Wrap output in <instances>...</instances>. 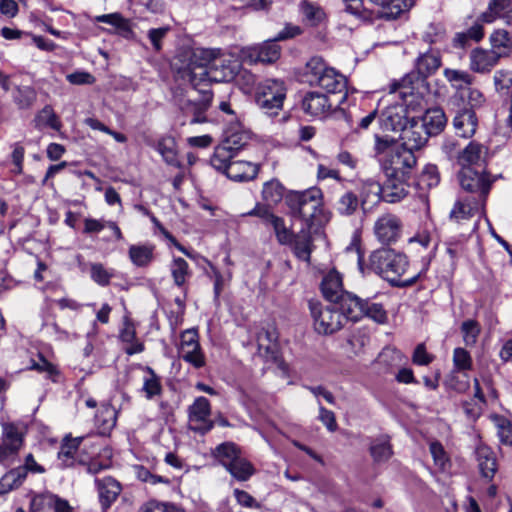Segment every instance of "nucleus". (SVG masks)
<instances>
[{"label":"nucleus","instance_id":"5","mask_svg":"<svg viewBox=\"0 0 512 512\" xmlns=\"http://www.w3.org/2000/svg\"><path fill=\"white\" fill-rule=\"evenodd\" d=\"M309 309L314 329L319 334H333L343 327L345 320H348L343 309H339V305L334 303L323 305L317 301H309Z\"/></svg>","mask_w":512,"mask_h":512},{"label":"nucleus","instance_id":"46","mask_svg":"<svg viewBox=\"0 0 512 512\" xmlns=\"http://www.w3.org/2000/svg\"><path fill=\"white\" fill-rule=\"evenodd\" d=\"M327 65L320 57L311 58L305 65L304 68V76L306 77V81L309 82L310 85H316L318 83L317 78H320L324 71L327 69Z\"/></svg>","mask_w":512,"mask_h":512},{"label":"nucleus","instance_id":"15","mask_svg":"<svg viewBox=\"0 0 512 512\" xmlns=\"http://www.w3.org/2000/svg\"><path fill=\"white\" fill-rule=\"evenodd\" d=\"M429 137L423 124L413 118L400 133V139L402 140L401 146L414 152V150L421 149L427 143Z\"/></svg>","mask_w":512,"mask_h":512},{"label":"nucleus","instance_id":"38","mask_svg":"<svg viewBox=\"0 0 512 512\" xmlns=\"http://www.w3.org/2000/svg\"><path fill=\"white\" fill-rule=\"evenodd\" d=\"M25 480L24 471L19 467L10 469L0 478V496L20 488Z\"/></svg>","mask_w":512,"mask_h":512},{"label":"nucleus","instance_id":"18","mask_svg":"<svg viewBox=\"0 0 512 512\" xmlns=\"http://www.w3.org/2000/svg\"><path fill=\"white\" fill-rule=\"evenodd\" d=\"M278 333L275 328H262L257 333L258 354L266 361L276 362L278 358Z\"/></svg>","mask_w":512,"mask_h":512},{"label":"nucleus","instance_id":"42","mask_svg":"<svg viewBox=\"0 0 512 512\" xmlns=\"http://www.w3.org/2000/svg\"><path fill=\"white\" fill-rule=\"evenodd\" d=\"M226 469L239 481L248 480L255 472L252 464L241 455L233 462H228Z\"/></svg>","mask_w":512,"mask_h":512},{"label":"nucleus","instance_id":"24","mask_svg":"<svg viewBox=\"0 0 512 512\" xmlns=\"http://www.w3.org/2000/svg\"><path fill=\"white\" fill-rule=\"evenodd\" d=\"M453 126L459 136L463 138L472 137L477 127V118L473 109L463 108L457 112L453 119Z\"/></svg>","mask_w":512,"mask_h":512},{"label":"nucleus","instance_id":"60","mask_svg":"<svg viewBox=\"0 0 512 512\" xmlns=\"http://www.w3.org/2000/svg\"><path fill=\"white\" fill-rule=\"evenodd\" d=\"M168 31V27L152 28L148 31V38L155 51L162 49V40L166 37Z\"/></svg>","mask_w":512,"mask_h":512},{"label":"nucleus","instance_id":"62","mask_svg":"<svg viewBox=\"0 0 512 512\" xmlns=\"http://www.w3.org/2000/svg\"><path fill=\"white\" fill-rule=\"evenodd\" d=\"M66 78L73 85L93 84L95 81L94 76L85 71H77L68 74Z\"/></svg>","mask_w":512,"mask_h":512},{"label":"nucleus","instance_id":"26","mask_svg":"<svg viewBox=\"0 0 512 512\" xmlns=\"http://www.w3.org/2000/svg\"><path fill=\"white\" fill-rule=\"evenodd\" d=\"M499 59L491 50L474 49L470 53V68L477 73L489 72Z\"/></svg>","mask_w":512,"mask_h":512},{"label":"nucleus","instance_id":"31","mask_svg":"<svg viewBox=\"0 0 512 512\" xmlns=\"http://www.w3.org/2000/svg\"><path fill=\"white\" fill-rule=\"evenodd\" d=\"M212 93L211 91L204 90L202 91V97L200 100L188 101L184 110L186 113H191L193 118L191 123H204L206 121L205 112L210 107L212 102Z\"/></svg>","mask_w":512,"mask_h":512},{"label":"nucleus","instance_id":"13","mask_svg":"<svg viewBox=\"0 0 512 512\" xmlns=\"http://www.w3.org/2000/svg\"><path fill=\"white\" fill-rule=\"evenodd\" d=\"M179 355L195 368H202L205 365V356L201 351L195 329H188L181 334Z\"/></svg>","mask_w":512,"mask_h":512},{"label":"nucleus","instance_id":"35","mask_svg":"<svg viewBox=\"0 0 512 512\" xmlns=\"http://www.w3.org/2000/svg\"><path fill=\"white\" fill-rule=\"evenodd\" d=\"M370 455L374 462L382 463L388 461L393 455L392 446L388 436H380L370 442Z\"/></svg>","mask_w":512,"mask_h":512},{"label":"nucleus","instance_id":"51","mask_svg":"<svg viewBox=\"0 0 512 512\" xmlns=\"http://www.w3.org/2000/svg\"><path fill=\"white\" fill-rule=\"evenodd\" d=\"M300 8L305 19L312 25L318 24L324 18L325 14L323 9L316 3L303 0L300 4Z\"/></svg>","mask_w":512,"mask_h":512},{"label":"nucleus","instance_id":"14","mask_svg":"<svg viewBox=\"0 0 512 512\" xmlns=\"http://www.w3.org/2000/svg\"><path fill=\"white\" fill-rule=\"evenodd\" d=\"M440 66L441 56L438 50L430 49L427 52L421 53L415 61V70L417 74L415 82L412 80V78L415 77L413 73L406 76H410V80L412 82L410 86L415 88V85H417V87L420 84L424 85L425 79L434 74Z\"/></svg>","mask_w":512,"mask_h":512},{"label":"nucleus","instance_id":"19","mask_svg":"<svg viewBox=\"0 0 512 512\" xmlns=\"http://www.w3.org/2000/svg\"><path fill=\"white\" fill-rule=\"evenodd\" d=\"M485 204L470 199V197H461L455 203L450 212V220L462 224L469 221L474 215L481 214L484 211Z\"/></svg>","mask_w":512,"mask_h":512},{"label":"nucleus","instance_id":"49","mask_svg":"<svg viewBox=\"0 0 512 512\" xmlns=\"http://www.w3.org/2000/svg\"><path fill=\"white\" fill-rule=\"evenodd\" d=\"M492 420L497 429L500 442L504 445L512 446V423L500 415H494Z\"/></svg>","mask_w":512,"mask_h":512},{"label":"nucleus","instance_id":"34","mask_svg":"<svg viewBox=\"0 0 512 512\" xmlns=\"http://www.w3.org/2000/svg\"><path fill=\"white\" fill-rule=\"evenodd\" d=\"M96 21L114 26L117 33L126 39H130L134 35L130 21L119 13L99 15L96 17Z\"/></svg>","mask_w":512,"mask_h":512},{"label":"nucleus","instance_id":"11","mask_svg":"<svg viewBox=\"0 0 512 512\" xmlns=\"http://www.w3.org/2000/svg\"><path fill=\"white\" fill-rule=\"evenodd\" d=\"M402 231L403 222L401 218L390 212L378 216L373 225L376 239L384 245L396 243L401 238Z\"/></svg>","mask_w":512,"mask_h":512},{"label":"nucleus","instance_id":"7","mask_svg":"<svg viewBox=\"0 0 512 512\" xmlns=\"http://www.w3.org/2000/svg\"><path fill=\"white\" fill-rule=\"evenodd\" d=\"M286 91L285 83L282 80L266 79L256 88V104L266 114L276 115L283 107Z\"/></svg>","mask_w":512,"mask_h":512},{"label":"nucleus","instance_id":"52","mask_svg":"<svg viewBox=\"0 0 512 512\" xmlns=\"http://www.w3.org/2000/svg\"><path fill=\"white\" fill-rule=\"evenodd\" d=\"M268 224L273 227L277 240L281 244L292 243L293 233L286 228L283 218L274 215Z\"/></svg>","mask_w":512,"mask_h":512},{"label":"nucleus","instance_id":"21","mask_svg":"<svg viewBox=\"0 0 512 512\" xmlns=\"http://www.w3.org/2000/svg\"><path fill=\"white\" fill-rule=\"evenodd\" d=\"M487 153L488 150L484 145L472 141L460 153L458 161L462 168L475 165L483 169L482 166L486 162Z\"/></svg>","mask_w":512,"mask_h":512},{"label":"nucleus","instance_id":"37","mask_svg":"<svg viewBox=\"0 0 512 512\" xmlns=\"http://www.w3.org/2000/svg\"><path fill=\"white\" fill-rule=\"evenodd\" d=\"M512 6V0H489L487 10L481 15L483 22L492 23L496 19L505 20Z\"/></svg>","mask_w":512,"mask_h":512},{"label":"nucleus","instance_id":"20","mask_svg":"<svg viewBox=\"0 0 512 512\" xmlns=\"http://www.w3.org/2000/svg\"><path fill=\"white\" fill-rule=\"evenodd\" d=\"M99 502L102 510L105 512L114 503L121 493L120 483L112 477H104L95 480Z\"/></svg>","mask_w":512,"mask_h":512},{"label":"nucleus","instance_id":"36","mask_svg":"<svg viewBox=\"0 0 512 512\" xmlns=\"http://www.w3.org/2000/svg\"><path fill=\"white\" fill-rule=\"evenodd\" d=\"M491 51L499 58L507 57L512 52V39L506 30L499 29L490 36Z\"/></svg>","mask_w":512,"mask_h":512},{"label":"nucleus","instance_id":"3","mask_svg":"<svg viewBox=\"0 0 512 512\" xmlns=\"http://www.w3.org/2000/svg\"><path fill=\"white\" fill-rule=\"evenodd\" d=\"M410 76L404 77L401 82L393 84L391 92L402 100L401 104L387 107L381 114V126L386 131H402L408 124L405 116L406 108H414L421 104L423 98L419 93L414 92Z\"/></svg>","mask_w":512,"mask_h":512},{"label":"nucleus","instance_id":"54","mask_svg":"<svg viewBox=\"0 0 512 512\" xmlns=\"http://www.w3.org/2000/svg\"><path fill=\"white\" fill-rule=\"evenodd\" d=\"M95 419L103 430H110L116 424V412L111 406L104 405L96 414Z\"/></svg>","mask_w":512,"mask_h":512},{"label":"nucleus","instance_id":"47","mask_svg":"<svg viewBox=\"0 0 512 512\" xmlns=\"http://www.w3.org/2000/svg\"><path fill=\"white\" fill-rule=\"evenodd\" d=\"M170 271L175 285L182 287L186 279L191 276V271L187 261L183 258L176 257L170 265Z\"/></svg>","mask_w":512,"mask_h":512},{"label":"nucleus","instance_id":"40","mask_svg":"<svg viewBox=\"0 0 512 512\" xmlns=\"http://www.w3.org/2000/svg\"><path fill=\"white\" fill-rule=\"evenodd\" d=\"M144 373L142 391L145 393V397L150 400L162 393L161 380L149 366L144 368Z\"/></svg>","mask_w":512,"mask_h":512},{"label":"nucleus","instance_id":"61","mask_svg":"<svg viewBox=\"0 0 512 512\" xmlns=\"http://www.w3.org/2000/svg\"><path fill=\"white\" fill-rule=\"evenodd\" d=\"M319 420L326 426V428L330 432H334L337 429V422L335 418V414L324 408L323 406H319Z\"/></svg>","mask_w":512,"mask_h":512},{"label":"nucleus","instance_id":"45","mask_svg":"<svg viewBox=\"0 0 512 512\" xmlns=\"http://www.w3.org/2000/svg\"><path fill=\"white\" fill-rule=\"evenodd\" d=\"M444 77L458 92L463 91L473 82V77L466 71L446 68L443 71Z\"/></svg>","mask_w":512,"mask_h":512},{"label":"nucleus","instance_id":"1","mask_svg":"<svg viewBox=\"0 0 512 512\" xmlns=\"http://www.w3.org/2000/svg\"><path fill=\"white\" fill-rule=\"evenodd\" d=\"M173 70L194 87L204 82H230L240 71V62L232 56H217L214 50H182L173 58Z\"/></svg>","mask_w":512,"mask_h":512},{"label":"nucleus","instance_id":"44","mask_svg":"<svg viewBox=\"0 0 512 512\" xmlns=\"http://www.w3.org/2000/svg\"><path fill=\"white\" fill-rule=\"evenodd\" d=\"M153 251L154 247L152 245H131L129 257L134 265L144 267L152 261Z\"/></svg>","mask_w":512,"mask_h":512},{"label":"nucleus","instance_id":"23","mask_svg":"<svg viewBox=\"0 0 512 512\" xmlns=\"http://www.w3.org/2000/svg\"><path fill=\"white\" fill-rule=\"evenodd\" d=\"M387 180L383 186V201L387 203H397L404 199L408 194L409 179H400V177H386Z\"/></svg>","mask_w":512,"mask_h":512},{"label":"nucleus","instance_id":"22","mask_svg":"<svg viewBox=\"0 0 512 512\" xmlns=\"http://www.w3.org/2000/svg\"><path fill=\"white\" fill-rule=\"evenodd\" d=\"M480 474L487 480H492L497 471V460L493 450L485 445H480L475 450Z\"/></svg>","mask_w":512,"mask_h":512},{"label":"nucleus","instance_id":"48","mask_svg":"<svg viewBox=\"0 0 512 512\" xmlns=\"http://www.w3.org/2000/svg\"><path fill=\"white\" fill-rule=\"evenodd\" d=\"M232 162V153L227 149V147H217L214 154L210 158L211 166L227 175L228 168Z\"/></svg>","mask_w":512,"mask_h":512},{"label":"nucleus","instance_id":"64","mask_svg":"<svg viewBox=\"0 0 512 512\" xmlns=\"http://www.w3.org/2000/svg\"><path fill=\"white\" fill-rule=\"evenodd\" d=\"M234 495L238 504H240L241 506L247 508H260V504L248 492L240 489H235Z\"/></svg>","mask_w":512,"mask_h":512},{"label":"nucleus","instance_id":"50","mask_svg":"<svg viewBox=\"0 0 512 512\" xmlns=\"http://www.w3.org/2000/svg\"><path fill=\"white\" fill-rule=\"evenodd\" d=\"M215 456L219 459L221 464L227 468L228 462L236 460L240 456V453L235 444L227 442L216 447Z\"/></svg>","mask_w":512,"mask_h":512},{"label":"nucleus","instance_id":"10","mask_svg":"<svg viewBox=\"0 0 512 512\" xmlns=\"http://www.w3.org/2000/svg\"><path fill=\"white\" fill-rule=\"evenodd\" d=\"M281 56V47L273 39L266 40L260 44L246 46L240 49L239 57L249 64L275 63Z\"/></svg>","mask_w":512,"mask_h":512},{"label":"nucleus","instance_id":"32","mask_svg":"<svg viewBox=\"0 0 512 512\" xmlns=\"http://www.w3.org/2000/svg\"><path fill=\"white\" fill-rule=\"evenodd\" d=\"M359 198L362 209L366 210L369 203H377L383 200V186L373 179L364 180L361 183Z\"/></svg>","mask_w":512,"mask_h":512},{"label":"nucleus","instance_id":"9","mask_svg":"<svg viewBox=\"0 0 512 512\" xmlns=\"http://www.w3.org/2000/svg\"><path fill=\"white\" fill-rule=\"evenodd\" d=\"M459 182L462 189L471 194L470 199L486 204L494 179L490 178L484 168L478 171L472 167H464L459 173Z\"/></svg>","mask_w":512,"mask_h":512},{"label":"nucleus","instance_id":"12","mask_svg":"<svg viewBox=\"0 0 512 512\" xmlns=\"http://www.w3.org/2000/svg\"><path fill=\"white\" fill-rule=\"evenodd\" d=\"M211 405L207 398L200 396L188 407L189 429L199 434H206L214 427L210 419Z\"/></svg>","mask_w":512,"mask_h":512},{"label":"nucleus","instance_id":"6","mask_svg":"<svg viewBox=\"0 0 512 512\" xmlns=\"http://www.w3.org/2000/svg\"><path fill=\"white\" fill-rule=\"evenodd\" d=\"M342 309L347 315V319L353 322H357L363 317L370 318L378 324H384L388 320L387 312L382 304L362 299L357 295H345Z\"/></svg>","mask_w":512,"mask_h":512},{"label":"nucleus","instance_id":"25","mask_svg":"<svg viewBox=\"0 0 512 512\" xmlns=\"http://www.w3.org/2000/svg\"><path fill=\"white\" fill-rule=\"evenodd\" d=\"M311 230L308 227L301 229L297 234H293L292 245L295 256L307 263H310V257L313 250V239Z\"/></svg>","mask_w":512,"mask_h":512},{"label":"nucleus","instance_id":"43","mask_svg":"<svg viewBox=\"0 0 512 512\" xmlns=\"http://www.w3.org/2000/svg\"><path fill=\"white\" fill-rule=\"evenodd\" d=\"M156 149L167 164L172 166L180 165L177 159L176 142L173 137L161 138L157 143Z\"/></svg>","mask_w":512,"mask_h":512},{"label":"nucleus","instance_id":"58","mask_svg":"<svg viewBox=\"0 0 512 512\" xmlns=\"http://www.w3.org/2000/svg\"><path fill=\"white\" fill-rule=\"evenodd\" d=\"M20 470L24 471L25 478H27L28 473L32 474H43L46 472V469L37 463L34 456L29 453L24 458V463L20 466H18Z\"/></svg>","mask_w":512,"mask_h":512},{"label":"nucleus","instance_id":"30","mask_svg":"<svg viewBox=\"0 0 512 512\" xmlns=\"http://www.w3.org/2000/svg\"><path fill=\"white\" fill-rule=\"evenodd\" d=\"M418 121L423 124L429 136H434L443 131L447 119L445 113L440 108L428 109Z\"/></svg>","mask_w":512,"mask_h":512},{"label":"nucleus","instance_id":"4","mask_svg":"<svg viewBox=\"0 0 512 512\" xmlns=\"http://www.w3.org/2000/svg\"><path fill=\"white\" fill-rule=\"evenodd\" d=\"M407 267V257L391 248L376 249L369 256L368 268L395 286L414 283V279L401 281Z\"/></svg>","mask_w":512,"mask_h":512},{"label":"nucleus","instance_id":"39","mask_svg":"<svg viewBox=\"0 0 512 512\" xmlns=\"http://www.w3.org/2000/svg\"><path fill=\"white\" fill-rule=\"evenodd\" d=\"M359 205H361L359 196L353 191H345L336 200L334 207L340 215L351 216L357 211Z\"/></svg>","mask_w":512,"mask_h":512},{"label":"nucleus","instance_id":"28","mask_svg":"<svg viewBox=\"0 0 512 512\" xmlns=\"http://www.w3.org/2000/svg\"><path fill=\"white\" fill-rule=\"evenodd\" d=\"M381 8V16L386 19H396L401 13L414 6V0H367Z\"/></svg>","mask_w":512,"mask_h":512},{"label":"nucleus","instance_id":"27","mask_svg":"<svg viewBox=\"0 0 512 512\" xmlns=\"http://www.w3.org/2000/svg\"><path fill=\"white\" fill-rule=\"evenodd\" d=\"M259 166L249 161H232L228 168L227 177L236 182H246L256 178Z\"/></svg>","mask_w":512,"mask_h":512},{"label":"nucleus","instance_id":"8","mask_svg":"<svg viewBox=\"0 0 512 512\" xmlns=\"http://www.w3.org/2000/svg\"><path fill=\"white\" fill-rule=\"evenodd\" d=\"M416 163L417 159L414 152H411L408 148L397 146L390 149L382 159V169L386 177L410 179Z\"/></svg>","mask_w":512,"mask_h":512},{"label":"nucleus","instance_id":"56","mask_svg":"<svg viewBox=\"0 0 512 512\" xmlns=\"http://www.w3.org/2000/svg\"><path fill=\"white\" fill-rule=\"evenodd\" d=\"M453 363L458 370H469L472 366V359L464 348H456L453 352Z\"/></svg>","mask_w":512,"mask_h":512},{"label":"nucleus","instance_id":"57","mask_svg":"<svg viewBox=\"0 0 512 512\" xmlns=\"http://www.w3.org/2000/svg\"><path fill=\"white\" fill-rule=\"evenodd\" d=\"M430 453L433 457L434 463L441 469H445L448 463V456L441 443L434 441L430 443Z\"/></svg>","mask_w":512,"mask_h":512},{"label":"nucleus","instance_id":"63","mask_svg":"<svg viewBox=\"0 0 512 512\" xmlns=\"http://www.w3.org/2000/svg\"><path fill=\"white\" fill-rule=\"evenodd\" d=\"M19 451L20 450H18V449L7 447V446L0 444V465H3V466L12 465L15 462V460L19 454Z\"/></svg>","mask_w":512,"mask_h":512},{"label":"nucleus","instance_id":"53","mask_svg":"<svg viewBox=\"0 0 512 512\" xmlns=\"http://www.w3.org/2000/svg\"><path fill=\"white\" fill-rule=\"evenodd\" d=\"M480 331V326L475 320H466L462 323L461 332L466 346H473L476 344Z\"/></svg>","mask_w":512,"mask_h":512},{"label":"nucleus","instance_id":"33","mask_svg":"<svg viewBox=\"0 0 512 512\" xmlns=\"http://www.w3.org/2000/svg\"><path fill=\"white\" fill-rule=\"evenodd\" d=\"M24 430L14 423L2 424L1 445L20 450L24 444Z\"/></svg>","mask_w":512,"mask_h":512},{"label":"nucleus","instance_id":"29","mask_svg":"<svg viewBox=\"0 0 512 512\" xmlns=\"http://www.w3.org/2000/svg\"><path fill=\"white\" fill-rule=\"evenodd\" d=\"M317 86L323 88L328 93H342L346 90L347 80L344 75L338 73L334 68L327 67L323 75L317 78Z\"/></svg>","mask_w":512,"mask_h":512},{"label":"nucleus","instance_id":"17","mask_svg":"<svg viewBox=\"0 0 512 512\" xmlns=\"http://www.w3.org/2000/svg\"><path fill=\"white\" fill-rule=\"evenodd\" d=\"M301 108L310 117L324 118L331 112L332 103L325 94L311 91L302 98Z\"/></svg>","mask_w":512,"mask_h":512},{"label":"nucleus","instance_id":"55","mask_svg":"<svg viewBox=\"0 0 512 512\" xmlns=\"http://www.w3.org/2000/svg\"><path fill=\"white\" fill-rule=\"evenodd\" d=\"M112 276L113 274L105 269L102 264L95 263L91 265V278L97 284L101 286L108 285Z\"/></svg>","mask_w":512,"mask_h":512},{"label":"nucleus","instance_id":"2","mask_svg":"<svg viewBox=\"0 0 512 512\" xmlns=\"http://www.w3.org/2000/svg\"><path fill=\"white\" fill-rule=\"evenodd\" d=\"M285 202L291 216L301 220L308 229L319 227L328 220L323 208V194L319 188L289 192Z\"/></svg>","mask_w":512,"mask_h":512},{"label":"nucleus","instance_id":"41","mask_svg":"<svg viewBox=\"0 0 512 512\" xmlns=\"http://www.w3.org/2000/svg\"><path fill=\"white\" fill-rule=\"evenodd\" d=\"M285 188L277 179H271L263 184L262 199L267 205L278 204L284 196Z\"/></svg>","mask_w":512,"mask_h":512},{"label":"nucleus","instance_id":"59","mask_svg":"<svg viewBox=\"0 0 512 512\" xmlns=\"http://www.w3.org/2000/svg\"><path fill=\"white\" fill-rule=\"evenodd\" d=\"M248 140V136L245 133H233L229 135L222 145L223 147H227V149L232 153L234 150H239L243 146L246 145Z\"/></svg>","mask_w":512,"mask_h":512},{"label":"nucleus","instance_id":"16","mask_svg":"<svg viewBox=\"0 0 512 512\" xmlns=\"http://www.w3.org/2000/svg\"><path fill=\"white\" fill-rule=\"evenodd\" d=\"M321 291L324 298L330 303L339 305V309H342L345 295H354L343 290L342 277L335 270L330 271L324 276L321 282Z\"/></svg>","mask_w":512,"mask_h":512}]
</instances>
